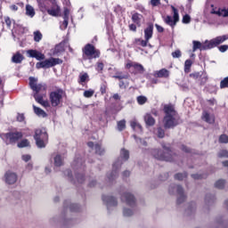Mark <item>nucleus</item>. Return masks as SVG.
I'll return each mask as SVG.
<instances>
[{
	"instance_id": "nucleus-1",
	"label": "nucleus",
	"mask_w": 228,
	"mask_h": 228,
	"mask_svg": "<svg viewBox=\"0 0 228 228\" xmlns=\"http://www.w3.org/2000/svg\"><path fill=\"white\" fill-rule=\"evenodd\" d=\"M163 111L165 113L163 118L165 129H174V127H177L181 124L179 114L172 103L164 105Z\"/></svg>"
},
{
	"instance_id": "nucleus-2",
	"label": "nucleus",
	"mask_w": 228,
	"mask_h": 228,
	"mask_svg": "<svg viewBox=\"0 0 228 228\" xmlns=\"http://www.w3.org/2000/svg\"><path fill=\"white\" fill-rule=\"evenodd\" d=\"M225 40H228L227 36H219L216 37V38L211 39L210 41L206 40L204 45L200 43V41H192V51L195 53L198 49L200 51H208L209 49H215V47H218L220 44H224Z\"/></svg>"
},
{
	"instance_id": "nucleus-3",
	"label": "nucleus",
	"mask_w": 228,
	"mask_h": 228,
	"mask_svg": "<svg viewBox=\"0 0 228 228\" xmlns=\"http://www.w3.org/2000/svg\"><path fill=\"white\" fill-rule=\"evenodd\" d=\"M122 159L127 161L129 159V151L122 149L120 151V158H118L112 165V171L107 174L109 183H113L118 177V170L122 167Z\"/></svg>"
},
{
	"instance_id": "nucleus-4",
	"label": "nucleus",
	"mask_w": 228,
	"mask_h": 228,
	"mask_svg": "<svg viewBox=\"0 0 228 228\" xmlns=\"http://www.w3.org/2000/svg\"><path fill=\"white\" fill-rule=\"evenodd\" d=\"M162 148L165 151L161 149H153L151 151V155L155 159H158L159 161H169L172 162L174 159H175V153L173 152L172 150H170V147H167L165 144H162Z\"/></svg>"
},
{
	"instance_id": "nucleus-5",
	"label": "nucleus",
	"mask_w": 228,
	"mask_h": 228,
	"mask_svg": "<svg viewBox=\"0 0 228 228\" xmlns=\"http://www.w3.org/2000/svg\"><path fill=\"white\" fill-rule=\"evenodd\" d=\"M29 86L31 90L34 92L33 97L36 100L37 97H42L45 95V90H47V86L45 84H37L38 78L34 77H29Z\"/></svg>"
},
{
	"instance_id": "nucleus-6",
	"label": "nucleus",
	"mask_w": 228,
	"mask_h": 228,
	"mask_svg": "<svg viewBox=\"0 0 228 228\" xmlns=\"http://www.w3.org/2000/svg\"><path fill=\"white\" fill-rule=\"evenodd\" d=\"M34 140H36V145L38 147V149H45V146L49 142V134H47V130L45 128L36 129Z\"/></svg>"
},
{
	"instance_id": "nucleus-7",
	"label": "nucleus",
	"mask_w": 228,
	"mask_h": 228,
	"mask_svg": "<svg viewBox=\"0 0 228 228\" xmlns=\"http://www.w3.org/2000/svg\"><path fill=\"white\" fill-rule=\"evenodd\" d=\"M63 95H65V91L61 88H58L57 90L50 93V102L53 108H56V106H60V104H61Z\"/></svg>"
},
{
	"instance_id": "nucleus-8",
	"label": "nucleus",
	"mask_w": 228,
	"mask_h": 228,
	"mask_svg": "<svg viewBox=\"0 0 228 228\" xmlns=\"http://www.w3.org/2000/svg\"><path fill=\"white\" fill-rule=\"evenodd\" d=\"M63 61L60 58H50L43 61L37 62L36 69H51L52 67H56V65H61Z\"/></svg>"
},
{
	"instance_id": "nucleus-9",
	"label": "nucleus",
	"mask_w": 228,
	"mask_h": 228,
	"mask_svg": "<svg viewBox=\"0 0 228 228\" xmlns=\"http://www.w3.org/2000/svg\"><path fill=\"white\" fill-rule=\"evenodd\" d=\"M169 194L174 195V193H177L178 198L176 200V204H183L184 200H186V196L184 195V189L181 185H175V183L171 184L168 189Z\"/></svg>"
},
{
	"instance_id": "nucleus-10",
	"label": "nucleus",
	"mask_w": 228,
	"mask_h": 228,
	"mask_svg": "<svg viewBox=\"0 0 228 228\" xmlns=\"http://www.w3.org/2000/svg\"><path fill=\"white\" fill-rule=\"evenodd\" d=\"M83 53L86 54V56H87L89 60H93V58H99L101 56V52L95 49V46L91 44H87L84 47Z\"/></svg>"
},
{
	"instance_id": "nucleus-11",
	"label": "nucleus",
	"mask_w": 228,
	"mask_h": 228,
	"mask_svg": "<svg viewBox=\"0 0 228 228\" xmlns=\"http://www.w3.org/2000/svg\"><path fill=\"white\" fill-rule=\"evenodd\" d=\"M171 8L174 13V20H172V16H167L165 18V22L168 26H171V28H174L177 24V22H179V11L176 8H175L174 5H171Z\"/></svg>"
},
{
	"instance_id": "nucleus-12",
	"label": "nucleus",
	"mask_w": 228,
	"mask_h": 228,
	"mask_svg": "<svg viewBox=\"0 0 228 228\" xmlns=\"http://www.w3.org/2000/svg\"><path fill=\"white\" fill-rule=\"evenodd\" d=\"M2 136L4 138H6L9 142V143H15L16 142H19L20 138H22V133L21 132H9L7 134H3Z\"/></svg>"
},
{
	"instance_id": "nucleus-13",
	"label": "nucleus",
	"mask_w": 228,
	"mask_h": 228,
	"mask_svg": "<svg viewBox=\"0 0 228 228\" xmlns=\"http://www.w3.org/2000/svg\"><path fill=\"white\" fill-rule=\"evenodd\" d=\"M102 200L104 204H106L108 211H110L112 208H117V206L118 205V201H117V198L112 196L103 195Z\"/></svg>"
},
{
	"instance_id": "nucleus-14",
	"label": "nucleus",
	"mask_w": 228,
	"mask_h": 228,
	"mask_svg": "<svg viewBox=\"0 0 228 228\" xmlns=\"http://www.w3.org/2000/svg\"><path fill=\"white\" fill-rule=\"evenodd\" d=\"M121 200L122 202H126L127 206H130L133 208V206H135L136 204V199L134 198V195H133L131 192H124L121 195Z\"/></svg>"
},
{
	"instance_id": "nucleus-15",
	"label": "nucleus",
	"mask_w": 228,
	"mask_h": 228,
	"mask_svg": "<svg viewBox=\"0 0 228 228\" xmlns=\"http://www.w3.org/2000/svg\"><path fill=\"white\" fill-rule=\"evenodd\" d=\"M27 54H28V58H36V60H37V61L45 60V55L37 50H28Z\"/></svg>"
},
{
	"instance_id": "nucleus-16",
	"label": "nucleus",
	"mask_w": 228,
	"mask_h": 228,
	"mask_svg": "<svg viewBox=\"0 0 228 228\" xmlns=\"http://www.w3.org/2000/svg\"><path fill=\"white\" fill-rule=\"evenodd\" d=\"M5 177V183H7V184H15L17 183V174L11 172V171H7L4 175Z\"/></svg>"
},
{
	"instance_id": "nucleus-17",
	"label": "nucleus",
	"mask_w": 228,
	"mask_h": 228,
	"mask_svg": "<svg viewBox=\"0 0 228 228\" xmlns=\"http://www.w3.org/2000/svg\"><path fill=\"white\" fill-rule=\"evenodd\" d=\"M53 6L50 9H47L48 15H51L52 17H58L60 15V6L55 3V0H53Z\"/></svg>"
},
{
	"instance_id": "nucleus-18",
	"label": "nucleus",
	"mask_w": 228,
	"mask_h": 228,
	"mask_svg": "<svg viewBox=\"0 0 228 228\" xmlns=\"http://www.w3.org/2000/svg\"><path fill=\"white\" fill-rule=\"evenodd\" d=\"M153 31H154V25L152 23H150L148 27L144 29L145 40L149 41L151 38H152Z\"/></svg>"
},
{
	"instance_id": "nucleus-19",
	"label": "nucleus",
	"mask_w": 228,
	"mask_h": 228,
	"mask_svg": "<svg viewBox=\"0 0 228 228\" xmlns=\"http://www.w3.org/2000/svg\"><path fill=\"white\" fill-rule=\"evenodd\" d=\"M201 118L208 124H215V117L211 116L208 111H203Z\"/></svg>"
},
{
	"instance_id": "nucleus-20",
	"label": "nucleus",
	"mask_w": 228,
	"mask_h": 228,
	"mask_svg": "<svg viewBox=\"0 0 228 228\" xmlns=\"http://www.w3.org/2000/svg\"><path fill=\"white\" fill-rule=\"evenodd\" d=\"M130 126L135 133H142L143 128L142 127V125L136 121V119H134L130 122Z\"/></svg>"
},
{
	"instance_id": "nucleus-21",
	"label": "nucleus",
	"mask_w": 228,
	"mask_h": 228,
	"mask_svg": "<svg viewBox=\"0 0 228 228\" xmlns=\"http://www.w3.org/2000/svg\"><path fill=\"white\" fill-rule=\"evenodd\" d=\"M154 76L155 77H168V76H170V71H168L167 69H162L159 71H156Z\"/></svg>"
},
{
	"instance_id": "nucleus-22",
	"label": "nucleus",
	"mask_w": 228,
	"mask_h": 228,
	"mask_svg": "<svg viewBox=\"0 0 228 228\" xmlns=\"http://www.w3.org/2000/svg\"><path fill=\"white\" fill-rule=\"evenodd\" d=\"M142 14L138 12H134L132 14V20L134 24H136L137 26H142Z\"/></svg>"
},
{
	"instance_id": "nucleus-23",
	"label": "nucleus",
	"mask_w": 228,
	"mask_h": 228,
	"mask_svg": "<svg viewBox=\"0 0 228 228\" xmlns=\"http://www.w3.org/2000/svg\"><path fill=\"white\" fill-rule=\"evenodd\" d=\"M144 121H145L146 126H154V124H156V119H154L152 118V115H151L149 113L145 114Z\"/></svg>"
},
{
	"instance_id": "nucleus-24",
	"label": "nucleus",
	"mask_w": 228,
	"mask_h": 228,
	"mask_svg": "<svg viewBox=\"0 0 228 228\" xmlns=\"http://www.w3.org/2000/svg\"><path fill=\"white\" fill-rule=\"evenodd\" d=\"M132 66L135 70V74H143V72H145V68H143V65L140 63L134 62Z\"/></svg>"
},
{
	"instance_id": "nucleus-25",
	"label": "nucleus",
	"mask_w": 228,
	"mask_h": 228,
	"mask_svg": "<svg viewBox=\"0 0 228 228\" xmlns=\"http://www.w3.org/2000/svg\"><path fill=\"white\" fill-rule=\"evenodd\" d=\"M35 101L36 102H38V104H41V106H44V108H49L50 106L49 102L44 100V96L36 95Z\"/></svg>"
},
{
	"instance_id": "nucleus-26",
	"label": "nucleus",
	"mask_w": 228,
	"mask_h": 228,
	"mask_svg": "<svg viewBox=\"0 0 228 228\" xmlns=\"http://www.w3.org/2000/svg\"><path fill=\"white\" fill-rule=\"evenodd\" d=\"M23 60H24V55H22L20 53H17L12 57V63H22Z\"/></svg>"
},
{
	"instance_id": "nucleus-27",
	"label": "nucleus",
	"mask_w": 228,
	"mask_h": 228,
	"mask_svg": "<svg viewBox=\"0 0 228 228\" xmlns=\"http://www.w3.org/2000/svg\"><path fill=\"white\" fill-rule=\"evenodd\" d=\"M33 109H34V113H36V115H37V117H43L45 118L47 117V113H45V111L35 105H33Z\"/></svg>"
},
{
	"instance_id": "nucleus-28",
	"label": "nucleus",
	"mask_w": 228,
	"mask_h": 228,
	"mask_svg": "<svg viewBox=\"0 0 228 228\" xmlns=\"http://www.w3.org/2000/svg\"><path fill=\"white\" fill-rule=\"evenodd\" d=\"M26 15H28V17H30L31 19H33V16L35 15V8H33L30 4H27L26 5Z\"/></svg>"
},
{
	"instance_id": "nucleus-29",
	"label": "nucleus",
	"mask_w": 228,
	"mask_h": 228,
	"mask_svg": "<svg viewBox=\"0 0 228 228\" xmlns=\"http://www.w3.org/2000/svg\"><path fill=\"white\" fill-rule=\"evenodd\" d=\"M212 13L218 15L219 17H228L227 9H219L218 11H212Z\"/></svg>"
},
{
	"instance_id": "nucleus-30",
	"label": "nucleus",
	"mask_w": 228,
	"mask_h": 228,
	"mask_svg": "<svg viewBox=\"0 0 228 228\" xmlns=\"http://www.w3.org/2000/svg\"><path fill=\"white\" fill-rule=\"evenodd\" d=\"M53 163H54V167H62L63 159L61 158V155H56L53 158Z\"/></svg>"
},
{
	"instance_id": "nucleus-31",
	"label": "nucleus",
	"mask_w": 228,
	"mask_h": 228,
	"mask_svg": "<svg viewBox=\"0 0 228 228\" xmlns=\"http://www.w3.org/2000/svg\"><path fill=\"white\" fill-rule=\"evenodd\" d=\"M205 204L207 206H211L212 204H215V196L211 194H207L205 197Z\"/></svg>"
},
{
	"instance_id": "nucleus-32",
	"label": "nucleus",
	"mask_w": 228,
	"mask_h": 228,
	"mask_svg": "<svg viewBox=\"0 0 228 228\" xmlns=\"http://www.w3.org/2000/svg\"><path fill=\"white\" fill-rule=\"evenodd\" d=\"M215 188H217V190H224L225 188V180L224 179H219L215 183Z\"/></svg>"
},
{
	"instance_id": "nucleus-33",
	"label": "nucleus",
	"mask_w": 228,
	"mask_h": 228,
	"mask_svg": "<svg viewBox=\"0 0 228 228\" xmlns=\"http://www.w3.org/2000/svg\"><path fill=\"white\" fill-rule=\"evenodd\" d=\"M64 51H65V47H64L63 44L61 43V44L55 45L53 54H60V53H63Z\"/></svg>"
},
{
	"instance_id": "nucleus-34",
	"label": "nucleus",
	"mask_w": 228,
	"mask_h": 228,
	"mask_svg": "<svg viewBox=\"0 0 228 228\" xmlns=\"http://www.w3.org/2000/svg\"><path fill=\"white\" fill-rule=\"evenodd\" d=\"M195 209H197V205L195 204V202L190 203L186 210L187 215H191L192 213H195Z\"/></svg>"
},
{
	"instance_id": "nucleus-35",
	"label": "nucleus",
	"mask_w": 228,
	"mask_h": 228,
	"mask_svg": "<svg viewBox=\"0 0 228 228\" xmlns=\"http://www.w3.org/2000/svg\"><path fill=\"white\" fill-rule=\"evenodd\" d=\"M117 129L119 132H122L124 129H126V119H122L117 122Z\"/></svg>"
},
{
	"instance_id": "nucleus-36",
	"label": "nucleus",
	"mask_w": 228,
	"mask_h": 228,
	"mask_svg": "<svg viewBox=\"0 0 228 228\" xmlns=\"http://www.w3.org/2000/svg\"><path fill=\"white\" fill-rule=\"evenodd\" d=\"M186 177H188V173H186V172L177 173L175 175V179L176 181H183V179H186Z\"/></svg>"
},
{
	"instance_id": "nucleus-37",
	"label": "nucleus",
	"mask_w": 228,
	"mask_h": 228,
	"mask_svg": "<svg viewBox=\"0 0 228 228\" xmlns=\"http://www.w3.org/2000/svg\"><path fill=\"white\" fill-rule=\"evenodd\" d=\"M133 215H134V212L133 211V209L127 208H123V216L129 217V216H133Z\"/></svg>"
},
{
	"instance_id": "nucleus-38",
	"label": "nucleus",
	"mask_w": 228,
	"mask_h": 228,
	"mask_svg": "<svg viewBox=\"0 0 228 228\" xmlns=\"http://www.w3.org/2000/svg\"><path fill=\"white\" fill-rule=\"evenodd\" d=\"M191 65H193V61L191 60H186L184 62V72L188 74L190 72V69H191Z\"/></svg>"
},
{
	"instance_id": "nucleus-39",
	"label": "nucleus",
	"mask_w": 228,
	"mask_h": 228,
	"mask_svg": "<svg viewBox=\"0 0 228 228\" xmlns=\"http://www.w3.org/2000/svg\"><path fill=\"white\" fill-rule=\"evenodd\" d=\"M94 149L96 154H98L99 156H103L105 152L104 148L101 147L99 144H95Z\"/></svg>"
},
{
	"instance_id": "nucleus-40",
	"label": "nucleus",
	"mask_w": 228,
	"mask_h": 228,
	"mask_svg": "<svg viewBox=\"0 0 228 228\" xmlns=\"http://www.w3.org/2000/svg\"><path fill=\"white\" fill-rule=\"evenodd\" d=\"M192 179H195L196 181H199L200 179H206L208 177V175L206 174H193L191 175Z\"/></svg>"
},
{
	"instance_id": "nucleus-41",
	"label": "nucleus",
	"mask_w": 228,
	"mask_h": 228,
	"mask_svg": "<svg viewBox=\"0 0 228 228\" xmlns=\"http://www.w3.org/2000/svg\"><path fill=\"white\" fill-rule=\"evenodd\" d=\"M114 79H128L129 75L128 74H122V73H118L117 75L113 76Z\"/></svg>"
},
{
	"instance_id": "nucleus-42",
	"label": "nucleus",
	"mask_w": 228,
	"mask_h": 228,
	"mask_svg": "<svg viewBox=\"0 0 228 228\" xmlns=\"http://www.w3.org/2000/svg\"><path fill=\"white\" fill-rule=\"evenodd\" d=\"M69 209L71 211V213H77V211H79V205L75 203L70 204Z\"/></svg>"
},
{
	"instance_id": "nucleus-43",
	"label": "nucleus",
	"mask_w": 228,
	"mask_h": 228,
	"mask_svg": "<svg viewBox=\"0 0 228 228\" xmlns=\"http://www.w3.org/2000/svg\"><path fill=\"white\" fill-rule=\"evenodd\" d=\"M42 32L41 31H35L34 32V40L36 42H40V40H42Z\"/></svg>"
},
{
	"instance_id": "nucleus-44",
	"label": "nucleus",
	"mask_w": 228,
	"mask_h": 228,
	"mask_svg": "<svg viewBox=\"0 0 228 228\" xmlns=\"http://www.w3.org/2000/svg\"><path fill=\"white\" fill-rule=\"evenodd\" d=\"M137 102L140 104V106H142V104H145L147 102V97L143 95H140L137 97Z\"/></svg>"
},
{
	"instance_id": "nucleus-45",
	"label": "nucleus",
	"mask_w": 228,
	"mask_h": 228,
	"mask_svg": "<svg viewBox=\"0 0 228 228\" xmlns=\"http://www.w3.org/2000/svg\"><path fill=\"white\" fill-rule=\"evenodd\" d=\"M29 145V141L28 139L22 140L20 142L18 143V147L22 149L24 147H28Z\"/></svg>"
},
{
	"instance_id": "nucleus-46",
	"label": "nucleus",
	"mask_w": 228,
	"mask_h": 228,
	"mask_svg": "<svg viewBox=\"0 0 228 228\" xmlns=\"http://www.w3.org/2000/svg\"><path fill=\"white\" fill-rule=\"evenodd\" d=\"M157 136L158 138H165V129L161 127L157 128Z\"/></svg>"
},
{
	"instance_id": "nucleus-47",
	"label": "nucleus",
	"mask_w": 228,
	"mask_h": 228,
	"mask_svg": "<svg viewBox=\"0 0 228 228\" xmlns=\"http://www.w3.org/2000/svg\"><path fill=\"white\" fill-rule=\"evenodd\" d=\"M95 69H96L97 72H99L100 74H102V70H104V63L97 62Z\"/></svg>"
},
{
	"instance_id": "nucleus-48",
	"label": "nucleus",
	"mask_w": 228,
	"mask_h": 228,
	"mask_svg": "<svg viewBox=\"0 0 228 228\" xmlns=\"http://www.w3.org/2000/svg\"><path fill=\"white\" fill-rule=\"evenodd\" d=\"M220 88H228V77H224L221 82H220Z\"/></svg>"
},
{
	"instance_id": "nucleus-49",
	"label": "nucleus",
	"mask_w": 228,
	"mask_h": 228,
	"mask_svg": "<svg viewBox=\"0 0 228 228\" xmlns=\"http://www.w3.org/2000/svg\"><path fill=\"white\" fill-rule=\"evenodd\" d=\"M133 138H134L136 143H141V145H143L144 147H147V142L144 140H142V138L136 137V135H133Z\"/></svg>"
},
{
	"instance_id": "nucleus-50",
	"label": "nucleus",
	"mask_w": 228,
	"mask_h": 228,
	"mask_svg": "<svg viewBox=\"0 0 228 228\" xmlns=\"http://www.w3.org/2000/svg\"><path fill=\"white\" fill-rule=\"evenodd\" d=\"M86 79H88V73H84L82 75H79V81H78V83H86Z\"/></svg>"
},
{
	"instance_id": "nucleus-51",
	"label": "nucleus",
	"mask_w": 228,
	"mask_h": 228,
	"mask_svg": "<svg viewBox=\"0 0 228 228\" xmlns=\"http://www.w3.org/2000/svg\"><path fill=\"white\" fill-rule=\"evenodd\" d=\"M182 22H183V24H190V22H191V17H190L189 14H185V15L183 17Z\"/></svg>"
},
{
	"instance_id": "nucleus-52",
	"label": "nucleus",
	"mask_w": 228,
	"mask_h": 228,
	"mask_svg": "<svg viewBox=\"0 0 228 228\" xmlns=\"http://www.w3.org/2000/svg\"><path fill=\"white\" fill-rule=\"evenodd\" d=\"M218 158H228V151L227 150H221L218 154Z\"/></svg>"
},
{
	"instance_id": "nucleus-53",
	"label": "nucleus",
	"mask_w": 228,
	"mask_h": 228,
	"mask_svg": "<svg viewBox=\"0 0 228 228\" xmlns=\"http://www.w3.org/2000/svg\"><path fill=\"white\" fill-rule=\"evenodd\" d=\"M219 142L220 143H228V135L226 134L220 135Z\"/></svg>"
},
{
	"instance_id": "nucleus-54",
	"label": "nucleus",
	"mask_w": 228,
	"mask_h": 228,
	"mask_svg": "<svg viewBox=\"0 0 228 228\" xmlns=\"http://www.w3.org/2000/svg\"><path fill=\"white\" fill-rule=\"evenodd\" d=\"M76 179L77 183H85V175H83L82 174L76 175Z\"/></svg>"
},
{
	"instance_id": "nucleus-55",
	"label": "nucleus",
	"mask_w": 228,
	"mask_h": 228,
	"mask_svg": "<svg viewBox=\"0 0 228 228\" xmlns=\"http://www.w3.org/2000/svg\"><path fill=\"white\" fill-rule=\"evenodd\" d=\"M63 19L64 20L61 25V29H67V28L69 27V19L68 18H63Z\"/></svg>"
},
{
	"instance_id": "nucleus-56",
	"label": "nucleus",
	"mask_w": 228,
	"mask_h": 228,
	"mask_svg": "<svg viewBox=\"0 0 228 228\" xmlns=\"http://www.w3.org/2000/svg\"><path fill=\"white\" fill-rule=\"evenodd\" d=\"M171 54H172L173 58H181V56H182L181 50H175Z\"/></svg>"
},
{
	"instance_id": "nucleus-57",
	"label": "nucleus",
	"mask_w": 228,
	"mask_h": 228,
	"mask_svg": "<svg viewBox=\"0 0 228 228\" xmlns=\"http://www.w3.org/2000/svg\"><path fill=\"white\" fill-rule=\"evenodd\" d=\"M93 96H94V91L87 90L84 92V97L90 98Z\"/></svg>"
},
{
	"instance_id": "nucleus-58",
	"label": "nucleus",
	"mask_w": 228,
	"mask_h": 228,
	"mask_svg": "<svg viewBox=\"0 0 228 228\" xmlns=\"http://www.w3.org/2000/svg\"><path fill=\"white\" fill-rule=\"evenodd\" d=\"M4 22H5V24H6V26H7V28H12V20L10 19V17H5L4 18Z\"/></svg>"
},
{
	"instance_id": "nucleus-59",
	"label": "nucleus",
	"mask_w": 228,
	"mask_h": 228,
	"mask_svg": "<svg viewBox=\"0 0 228 228\" xmlns=\"http://www.w3.org/2000/svg\"><path fill=\"white\" fill-rule=\"evenodd\" d=\"M220 53H225L228 50V45H223L218 47Z\"/></svg>"
},
{
	"instance_id": "nucleus-60",
	"label": "nucleus",
	"mask_w": 228,
	"mask_h": 228,
	"mask_svg": "<svg viewBox=\"0 0 228 228\" xmlns=\"http://www.w3.org/2000/svg\"><path fill=\"white\" fill-rule=\"evenodd\" d=\"M64 175H66L69 177V181H72V171L67 169L66 171H64Z\"/></svg>"
},
{
	"instance_id": "nucleus-61",
	"label": "nucleus",
	"mask_w": 228,
	"mask_h": 228,
	"mask_svg": "<svg viewBox=\"0 0 228 228\" xmlns=\"http://www.w3.org/2000/svg\"><path fill=\"white\" fill-rule=\"evenodd\" d=\"M69 15H70V10H69V8H65L63 19H69Z\"/></svg>"
},
{
	"instance_id": "nucleus-62",
	"label": "nucleus",
	"mask_w": 228,
	"mask_h": 228,
	"mask_svg": "<svg viewBox=\"0 0 228 228\" xmlns=\"http://www.w3.org/2000/svg\"><path fill=\"white\" fill-rule=\"evenodd\" d=\"M190 77H192L193 79H199V77H200V72L191 73Z\"/></svg>"
},
{
	"instance_id": "nucleus-63",
	"label": "nucleus",
	"mask_w": 228,
	"mask_h": 228,
	"mask_svg": "<svg viewBox=\"0 0 228 228\" xmlns=\"http://www.w3.org/2000/svg\"><path fill=\"white\" fill-rule=\"evenodd\" d=\"M21 159L23 161H25L26 163H28V161H29V159H31V155H22Z\"/></svg>"
},
{
	"instance_id": "nucleus-64",
	"label": "nucleus",
	"mask_w": 228,
	"mask_h": 228,
	"mask_svg": "<svg viewBox=\"0 0 228 228\" xmlns=\"http://www.w3.org/2000/svg\"><path fill=\"white\" fill-rule=\"evenodd\" d=\"M24 114H18L17 120L18 122H24Z\"/></svg>"
}]
</instances>
